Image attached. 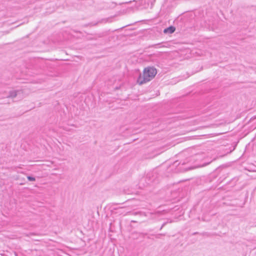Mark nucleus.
I'll use <instances>...</instances> for the list:
<instances>
[{
    "label": "nucleus",
    "mask_w": 256,
    "mask_h": 256,
    "mask_svg": "<svg viewBox=\"0 0 256 256\" xmlns=\"http://www.w3.org/2000/svg\"><path fill=\"white\" fill-rule=\"evenodd\" d=\"M175 30H176L175 27L171 26H170L169 27L165 28L164 30V32L165 34L168 33V34H172L174 32Z\"/></svg>",
    "instance_id": "obj_3"
},
{
    "label": "nucleus",
    "mask_w": 256,
    "mask_h": 256,
    "mask_svg": "<svg viewBox=\"0 0 256 256\" xmlns=\"http://www.w3.org/2000/svg\"><path fill=\"white\" fill-rule=\"evenodd\" d=\"M162 228H163V227L161 226L160 230H161Z\"/></svg>",
    "instance_id": "obj_9"
},
{
    "label": "nucleus",
    "mask_w": 256,
    "mask_h": 256,
    "mask_svg": "<svg viewBox=\"0 0 256 256\" xmlns=\"http://www.w3.org/2000/svg\"><path fill=\"white\" fill-rule=\"evenodd\" d=\"M166 222H164L162 225V227H164L166 224Z\"/></svg>",
    "instance_id": "obj_7"
},
{
    "label": "nucleus",
    "mask_w": 256,
    "mask_h": 256,
    "mask_svg": "<svg viewBox=\"0 0 256 256\" xmlns=\"http://www.w3.org/2000/svg\"><path fill=\"white\" fill-rule=\"evenodd\" d=\"M165 236L164 234H159L155 235V238H160L162 236Z\"/></svg>",
    "instance_id": "obj_5"
},
{
    "label": "nucleus",
    "mask_w": 256,
    "mask_h": 256,
    "mask_svg": "<svg viewBox=\"0 0 256 256\" xmlns=\"http://www.w3.org/2000/svg\"><path fill=\"white\" fill-rule=\"evenodd\" d=\"M27 178L29 181H30V182L35 181V180H36L35 178H34L32 176H28Z\"/></svg>",
    "instance_id": "obj_4"
},
{
    "label": "nucleus",
    "mask_w": 256,
    "mask_h": 256,
    "mask_svg": "<svg viewBox=\"0 0 256 256\" xmlns=\"http://www.w3.org/2000/svg\"><path fill=\"white\" fill-rule=\"evenodd\" d=\"M20 92V90H10V91L8 95L7 96V98H16L17 96L18 93H19Z\"/></svg>",
    "instance_id": "obj_2"
},
{
    "label": "nucleus",
    "mask_w": 256,
    "mask_h": 256,
    "mask_svg": "<svg viewBox=\"0 0 256 256\" xmlns=\"http://www.w3.org/2000/svg\"><path fill=\"white\" fill-rule=\"evenodd\" d=\"M157 71L154 67H148L144 69L143 74H140L137 79L138 83L141 85L152 80L156 75Z\"/></svg>",
    "instance_id": "obj_1"
},
{
    "label": "nucleus",
    "mask_w": 256,
    "mask_h": 256,
    "mask_svg": "<svg viewBox=\"0 0 256 256\" xmlns=\"http://www.w3.org/2000/svg\"><path fill=\"white\" fill-rule=\"evenodd\" d=\"M198 232H194L193 233V235H194V234H198Z\"/></svg>",
    "instance_id": "obj_8"
},
{
    "label": "nucleus",
    "mask_w": 256,
    "mask_h": 256,
    "mask_svg": "<svg viewBox=\"0 0 256 256\" xmlns=\"http://www.w3.org/2000/svg\"><path fill=\"white\" fill-rule=\"evenodd\" d=\"M202 234L204 235V236H209V234L207 233V232H204L203 234Z\"/></svg>",
    "instance_id": "obj_6"
}]
</instances>
